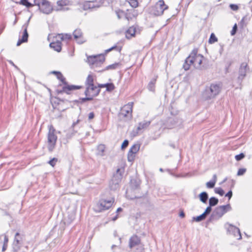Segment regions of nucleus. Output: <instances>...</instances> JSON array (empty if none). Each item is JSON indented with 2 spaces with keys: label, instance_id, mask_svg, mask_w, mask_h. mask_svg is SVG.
<instances>
[{
  "label": "nucleus",
  "instance_id": "obj_1",
  "mask_svg": "<svg viewBox=\"0 0 252 252\" xmlns=\"http://www.w3.org/2000/svg\"><path fill=\"white\" fill-rule=\"evenodd\" d=\"M221 89L220 83H212L206 88L203 94V96L206 99H210L218 95Z\"/></svg>",
  "mask_w": 252,
  "mask_h": 252
},
{
  "label": "nucleus",
  "instance_id": "obj_2",
  "mask_svg": "<svg viewBox=\"0 0 252 252\" xmlns=\"http://www.w3.org/2000/svg\"><path fill=\"white\" fill-rule=\"evenodd\" d=\"M124 169L118 168L116 173L113 175L109 182V187L111 190H116L119 188V183L121 181Z\"/></svg>",
  "mask_w": 252,
  "mask_h": 252
},
{
  "label": "nucleus",
  "instance_id": "obj_3",
  "mask_svg": "<svg viewBox=\"0 0 252 252\" xmlns=\"http://www.w3.org/2000/svg\"><path fill=\"white\" fill-rule=\"evenodd\" d=\"M55 129L52 126H50L49 128L48 133L47 143L48 149L50 152L53 151L56 145L57 136L55 134Z\"/></svg>",
  "mask_w": 252,
  "mask_h": 252
},
{
  "label": "nucleus",
  "instance_id": "obj_4",
  "mask_svg": "<svg viewBox=\"0 0 252 252\" xmlns=\"http://www.w3.org/2000/svg\"><path fill=\"white\" fill-rule=\"evenodd\" d=\"M168 6L166 5L163 0H158L154 6L151 7L150 12L151 14L155 16L161 15L165 10L167 9Z\"/></svg>",
  "mask_w": 252,
  "mask_h": 252
},
{
  "label": "nucleus",
  "instance_id": "obj_5",
  "mask_svg": "<svg viewBox=\"0 0 252 252\" xmlns=\"http://www.w3.org/2000/svg\"><path fill=\"white\" fill-rule=\"evenodd\" d=\"M191 60H192L193 66L196 69H200L202 68V63L203 60V56L200 54H197V51L194 49L189 55Z\"/></svg>",
  "mask_w": 252,
  "mask_h": 252
},
{
  "label": "nucleus",
  "instance_id": "obj_6",
  "mask_svg": "<svg viewBox=\"0 0 252 252\" xmlns=\"http://www.w3.org/2000/svg\"><path fill=\"white\" fill-rule=\"evenodd\" d=\"M114 201V199L113 198L109 200L101 199L94 206V210L97 212H100L108 210L111 207Z\"/></svg>",
  "mask_w": 252,
  "mask_h": 252
},
{
  "label": "nucleus",
  "instance_id": "obj_7",
  "mask_svg": "<svg viewBox=\"0 0 252 252\" xmlns=\"http://www.w3.org/2000/svg\"><path fill=\"white\" fill-rule=\"evenodd\" d=\"M133 103L131 102L124 105L121 109L120 116L129 120L132 118V112Z\"/></svg>",
  "mask_w": 252,
  "mask_h": 252
},
{
  "label": "nucleus",
  "instance_id": "obj_8",
  "mask_svg": "<svg viewBox=\"0 0 252 252\" xmlns=\"http://www.w3.org/2000/svg\"><path fill=\"white\" fill-rule=\"evenodd\" d=\"M151 124L150 121H144L139 123L138 126L132 130L130 135L132 137H135L143 132Z\"/></svg>",
  "mask_w": 252,
  "mask_h": 252
},
{
  "label": "nucleus",
  "instance_id": "obj_9",
  "mask_svg": "<svg viewBox=\"0 0 252 252\" xmlns=\"http://www.w3.org/2000/svg\"><path fill=\"white\" fill-rule=\"evenodd\" d=\"M57 77L59 80H60L65 85V86L63 88V91L66 94H69V91L77 90L80 88V87L78 86L67 85L65 81V78L60 72H59L58 74L57 75Z\"/></svg>",
  "mask_w": 252,
  "mask_h": 252
},
{
  "label": "nucleus",
  "instance_id": "obj_10",
  "mask_svg": "<svg viewBox=\"0 0 252 252\" xmlns=\"http://www.w3.org/2000/svg\"><path fill=\"white\" fill-rule=\"evenodd\" d=\"M230 204L217 207L213 212V215L218 218H221L227 211L230 210Z\"/></svg>",
  "mask_w": 252,
  "mask_h": 252
},
{
  "label": "nucleus",
  "instance_id": "obj_11",
  "mask_svg": "<svg viewBox=\"0 0 252 252\" xmlns=\"http://www.w3.org/2000/svg\"><path fill=\"white\" fill-rule=\"evenodd\" d=\"M70 5V1L69 0H59L57 2V5L54 6V10L59 11H67L69 10L66 6Z\"/></svg>",
  "mask_w": 252,
  "mask_h": 252
},
{
  "label": "nucleus",
  "instance_id": "obj_12",
  "mask_svg": "<svg viewBox=\"0 0 252 252\" xmlns=\"http://www.w3.org/2000/svg\"><path fill=\"white\" fill-rule=\"evenodd\" d=\"M250 71V68L248 66L247 63H242L241 64L239 69V76L238 77V80L242 82V80L246 76L247 73Z\"/></svg>",
  "mask_w": 252,
  "mask_h": 252
},
{
  "label": "nucleus",
  "instance_id": "obj_13",
  "mask_svg": "<svg viewBox=\"0 0 252 252\" xmlns=\"http://www.w3.org/2000/svg\"><path fill=\"white\" fill-rule=\"evenodd\" d=\"M100 92V89L94 85L87 86L85 91V94L87 96H92L93 97L97 95Z\"/></svg>",
  "mask_w": 252,
  "mask_h": 252
},
{
  "label": "nucleus",
  "instance_id": "obj_14",
  "mask_svg": "<svg viewBox=\"0 0 252 252\" xmlns=\"http://www.w3.org/2000/svg\"><path fill=\"white\" fill-rule=\"evenodd\" d=\"M225 226L229 234L234 235L235 237H239L238 239H240L241 238L240 231L238 227L229 223H226L225 225Z\"/></svg>",
  "mask_w": 252,
  "mask_h": 252
},
{
  "label": "nucleus",
  "instance_id": "obj_15",
  "mask_svg": "<svg viewBox=\"0 0 252 252\" xmlns=\"http://www.w3.org/2000/svg\"><path fill=\"white\" fill-rule=\"evenodd\" d=\"M126 197L130 199H136V203L137 204H148L149 201V198H148V197H147L146 196H143L139 197H137L135 196H131L129 194V191L128 190L126 191Z\"/></svg>",
  "mask_w": 252,
  "mask_h": 252
},
{
  "label": "nucleus",
  "instance_id": "obj_16",
  "mask_svg": "<svg viewBox=\"0 0 252 252\" xmlns=\"http://www.w3.org/2000/svg\"><path fill=\"white\" fill-rule=\"evenodd\" d=\"M39 9L43 13L49 14L54 10V6L52 7L49 2L46 0L45 2L39 8Z\"/></svg>",
  "mask_w": 252,
  "mask_h": 252
},
{
  "label": "nucleus",
  "instance_id": "obj_17",
  "mask_svg": "<svg viewBox=\"0 0 252 252\" xmlns=\"http://www.w3.org/2000/svg\"><path fill=\"white\" fill-rule=\"evenodd\" d=\"M73 37L79 44H82L86 41V39L83 36V33L80 29L75 30L73 33Z\"/></svg>",
  "mask_w": 252,
  "mask_h": 252
},
{
  "label": "nucleus",
  "instance_id": "obj_18",
  "mask_svg": "<svg viewBox=\"0 0 252 252\" xmlns=\"http://www.w3.org/2000/svg\"><path fill=\"white\" fill-rule=\"evenodd\" d=\"M140 239L137 235H133L130 237L129 240V247L132 249L140 244Z\"/></svg>",
  "mask_w": 252,
  "mask_h": 252
},
{
  "label": "nucleus",
  "instance_id": "obj_19",
  "mask_svg": "<svg viewBox=\"0 0 252 252\" xmlns=\"http://www.w3.org/2000/svg\"><path fill=\"white\" fill-rule=\"evenodd\" d=\"M23 27H25L22 37L19 39L17 43V46H20L22 43L26 42L28 41L29 34L27 32V26L24 25Z\"/></svg>",
  "mask_w": 252,
  "mask_h": 252
},
{
  "label": "nucleus",
  "instance_id": "obj_20",
  "mask_svg": "<svg viewBox=\"0 0 252 252\" xmlns=\"http://www.w3.org/2000/svg\"><path fill=\"white\" fill-rule=\"evenodd\" d=\"M96 7H98V5L94 3V0L85 1L82 4V8L85 10Z\"/></svg>",
  "mask_w": 252,
  "mask_h": 252
},
{
  "label": "nucleus",
  "instance_id": "obj_21",
  "mask_svg": "<svg viewBox=\"0 0 252 252\" xmlns=\"http://www.w3.org/2000/svg\"><path fill=\"white\" fill-rule=\"evenodd\" d=\"M137 11L135 10L132 9L131 10H127V11L125 13V17L126 19L128 21H129L133 18L137 16Z\"/></svg>",
  "mask_w": 252,
  "mask_h": 252
},
{
  "label": "nucleus",
  "instance_id": "obj_22",
  "mask_svg": "<svg viewBox=\"0 0 252 252\" xmlns=\"http://www.w3.org/2000/svg\"><path fill=\"white\" fill-rule=\"evenodd\" d=\"M49 46L58 52H60L62 50L61 42L60 41L51 42Z\"/></svg>",
  "mask_w": 252,
  "mask_h": 252
},
{
  "label": "nucleus",
  "instance_id": "obj_23",
  "mask_svg": "<svg viewBox=\"0 0 252 252\" xmlns=\"http://www.w3.org/2000/svg\"><path fill=\"white\" fill-rule=\"evenodd\" d=\"M95 57V67L99 66L105 61L103 55L94 56Z\"/></svg>",
  "mask_w": 252,
  "mask_h": 252
},
{
  "label": "nucleus",
  "instance_id": "obj_24",
  "mask_svg": "<svg viewBox=\"0 0 252 252\" xmlns=\"http://www.w3.org/2000/svg\"><path fill=\"white\" fill-rule=\"evenodd\" d=\"M191 58L190 57V56H189L188 58H187V59L185 61V62L183 65V68L185 70H189L190 68V66L191 65H193L192 60H191Z\"/></svg>",
  "mask_w": 252,
  "mask_h": 252
},
{
  "label": "nucleus",
  "instance_id": "obj_25",
  "mask_svg": "<svg viewBox=\"0 0 252 252\" xmlns=\"http://www.w3.org/2000/svg\"><path fill=\"white\" fill-rule=\"evenodd\" d=\"M136 32V28L134 26H132L126 31V38H130L135 35Z\"/></svg>",
  "mask_w": 252,
  "mask_h": 252
},
{
  "label": "nucleus",
  "instance_id": "obj_26",
  "mask_svg": "<svg viewBox=\"0 0 252 252\" xmlns=\"http://www.w3.org/2000/svg\"><path fill=\"white\" fill-rule=\"evenodd\" d=\"M217 175L214 174L213 176V180L206 183V185L207 188L212 189L215 187L217 182Z\"/></svg>",
  "mask_w": 252,
  "mask_h": 252
},
{
  "label": "nucleus",
  "instance_id": "obj_27",
  "mask_svg": "<svg viewBox=\"0 0 252 252\" xmlns=\"http://www.w3.org/2000/svg\"><path fill=\"white\" fill-rule=\"evenodd\" d=\"M76 123H73L72 124V127H70L68 130L66 131V137L67 139H70L76 133V131L74 130L73 127L76 125Z\"/></svg>",
  "mask_w": 252,
  "mask_h": 252
},
{
  "label": "nucleus",
  "instance_id": "obj_28",
  "mask_svg": "<svg viewBox=\"0 0 252 252\" xmlns=\"http://www.w3.org/2000/svg\"><path fill=\"white\" fill-rule=\"evenodd\" d=\"M199 197L200 200L202 203H206L207 200L208 199V194L206 192L203 191L200 193V194L199 195Z\"/></svg>",
  "mask_w": 252,
  "mask_h": 252
},
{
  "label": "nucleus",
  "instance_id": "obj_29",
  "mask_svg": "<svg viewBox=\"0 0 252 252\" xmlns=\"http://www.w3.org/2000/svg\"><path fill=\"white\" fill-rule=\"evenodd\" d=\"M121 64L120 63H115L109 65L105 67V68L103 70V71L106 70L116 69L119 68L121 66Z\"/></svg>",
  "mask_w": 252,
  "mask_h": 252
},
{
  "label": "nucleus",
  "instance_id": "obj_30",
  "mask_svg": "<svg viewBox=\"0 0 252 252\" xmlns=\"http://www.w3.org/2000/svg\"><path fill=\"white\" fill-rule=\"evenodd\" d=\"M140 145L139 144H134L129 149V152L131 153L135 154L139 150Z\"/></svg>",
  "mask_w": 252,
  "mask_h": 252
},
{
  "label": "nucleus",
  "instance_id": "obj_31",
  "mask_svg": "<svg viewBox=\"0 0 252 252\" xmlns=\"http://www.w3.org/2000/svg\"><path fill=\"white\" fill-rule=\"evenodd\" d=\"M87 62L91 66L92 68L95 67V57L94 56H91L87 58Z\"/></svg>",
  "mask_w": 252,
  "mask_h": 252
},
{
  "label": "nucleus",
  "instance_id": "obj_32",
  "mask_svg": "<svg viewBox=\"0 0 252 252\" xmlns=\"http://www.w3.org/2000/svg\"><path fill=\"white\" fill-rule=\"evenodd\" d=\"M219 200L215 197H212L209 199V204L211 207L214 206L218 204Z\"/></svg>",
  "mask_w": 252,
  "mask_h": 252
},
{
  "label": "nucleus",
  "instance_id": "obj_33",
  "mask_svg": "<svg viewBox=\"0 0 252 252\" xmlns=\"http://www.w3.org/2000/svg\"><path fill=\"white\" fill-rule=\"evenodd\" d=\"M206 216L204 215V214H202L199 216L196 217H193L192 220L193 221H196L197 222L201 221L205 219Z\"/></svg>",
  "mask_w": 252,
  "mask_h": 252
},
{
  "label": "nucleus",
  "instance_id": "obj_34",
  "mask_svg": "<svg viewBox=\"0 0 252 252\" xmlns=\"http://www.w3.org/2000/svg\"><path fill=\"white\" fill-rule=\"evenodd\" d=\"M59 38H61L62 40L65 39H70L71 38V35L70 34H59Z\"/></svg>",
  "mask_w": 252,
  "mask_h": 252
},
{
  "label": "nucleus",
  "instance_id": "obj_35",
  "mask_svg": "<svg viewBox=\"0 0 252 252\" xmlns=\"http://www.w3.org/2000/svg\"><path fill=\"white\" fill-rule=\"evenodd\" d=\"M8 242V239L6 235H5L4 237V241H3V242L2 243V252H4L6 250L7 247Z\"/></svg>",
  "mask_w": 252,
  "mask_h": 252
},
{
  "label": "nucleus",
  "instance_id": "obj_36",
  "mask_svg": "<svg viewBox=\"0 0 252 252\" xmlns=\"http://www.w3.org/2000/svg\"><path fill=\"white\" fill-rule=\"evenodd\" d=\"M21 247V243H13L12 248L13 252H18Z\"/></svg>",
  "mask_w": 252,
  "mask_h": 252
},
{
  "label": "nucleus",
  "instance_id": "obj_37",
  "mask_svg": "<svg viewBox=\"0 0 252 252\" xmlns=\"http://www.w3.org/2000/svg\"><path fill=\"white\" fill-rule=\"evenodd\" d=\"M86 84L87 86H91L94 85V79L92 75H88L87 80H86Z\"/></svg>",
  "mask_w": 252,
  "mask_h": 252
},
{
  "label": "nucleus",
  "instance_id": "obj_38",
  "mask_svg": "<svg viewBox=\"0 0 252 252\" xmlns=\"http://www.w3.org/2000/svg\"><path fill=\"white\" fill-rule=\"evenodd\" d=\"M21 241H22V237H21L20 234H19V233L17 232L15 234L14 240L13 242L17 243H21Z\"/></svg>",
  "mask_w": 252,
  "mask_h": 252
},
{
  "label": "nucleus",
  "instance_id": "obj_39",
  "mask_svg": "<svg viewBox=\"0 0 252 252\" xmlns=\"http://www.w3.org/2000/svg\"><path fill=\"white\" fill-rule=\"evenodd\" d=\"M113 50H115L117 51L118 52H120L122 50V47L115 45V46L111 47L110 48L106 50V52L108 53V52H110Z\"/></svg>",
  "mask_w": 252,
  "mask_h": 252
},
{
  "label": "nucleus",
  "instance_id": "obj_40",
  "mask_svg": "<svg viewBox=\"0 0 252 252\" xmlns=\"http://www.w3.org/2000/svg\"><path fill=\"white\" fill-rule=\"evenodd\" d=\"M20 3L26 6L27 7H30L33 5V4L29 2L28 0H21Z\"/></svg>",
  "mask_w": 252,
  "mask_h": 252
},
{
  "label": "nucleus",
  "instance_id": "obj_41",
  "mask_svg": "<svg viewBox=\"0 0 252 252\" xmlns=\"http://www.w3.org/2000/svg\"><path fill=\"white\" fill-rule=\"evenodd\" d=\"M129 4L133 8H135L138 6V2L137 0H127Z\"/></svg>",
  "mask_w": 252,
  "mask_h": 252
},
{
  "label": "nucleus",
  "instance_id": "obj_42",
  "mask_svg": "<svg viewBox=\"0 0 252 252\" xmlns=\"http://www.w3.org/2000/svg\"><path fill=\"white\" fill-rule=\"evenodd\" d=\"M217 40H218L217 38L216 37L215 35L212 33L210 35V38L209 40V42L211 44H212V43H215V42H217Z\"/></svg>",
  "mask_w": 252,
  "mask_h": 252
},
{
  "label": "nucleus",
  "instance_id": "obj_43",
  "mask_svg": "<svg viewBox=\"0 0 252 252\" xmlns=\"http://www.w3.org/2000/svg\"><path fill=\"white\" fill-rule=\"evenodd\" d=\"M214 190H215V193L220 194V196L223 195V194L224 193V191L220 188H216Z\"/></svg>",
  "mask_w": 252,
  "mask_h": 252
},
{
  "label": "nucleus",
  "instance_id": "obj_44",
  "mask_svg": "<svg viewBox=\"0 0 252 252\" xmlns=\"http://www.w3.org/2000/svg\"><path fill=\"white\" fill-rule=\"evenodd\" d=\"M46 0H34V5H37L38 8L43 4Z\"/></svg>",
  "mask_w": 252,
  "mask_h": 252
},
{
  "label": "nucleus",
  "instance_id": "obj_45",
  "mask_svg": "<svg viewBox=\"0 0 252 252\" xmlns=\"http://www.w3.org/2000/svg\"><path fill=\"white\" fill-rule=\"evenodd\" d=\"M135 158V154L131 153L130 152L128 153L127 154V159L128 161L132 162L134 160Z\"/></svg>",
  "mask_w": 252,
  "mask_h": 252
},
{
  "label": "nucleus",
  "instance_id": "obj_46",
  "mask_svg": "<svg viewBox=\"0 0 252 252\" xmlns=\"http://www.w3.org/2000/svg\"><path fill=\"white\" fill-rule=\"evenodd\" d=\"M106 88L107 91L111 92L114 89L115 86L112 83H107V86Z\"/></svg>",
  "mask_w": 252,
  "mask_h": 252
},
{
  "label": "nucleus",
  "instance_id": "obj_47",
  "mask_svg": "<svg viewBox=\"0 0 252 252\" xmlns=\"http://www.w3.org/2000/svg\"><path fill=\"white\" fill-rule=\"evenodd\" d=\"M58 159L56 158H53L52 159L48 161V163L51 165L52 167H54L55 165L56 164V163L57 162Z\"/></svg>",
  "mask_w": 252,
  "mask_h": 252
},
{
  "label": "nucleus",
  "instance_id": "obj_48",
  "mask_svg": "<svg viewBox=\"0 0 252 252\" xmlns=\"http://www.w3.org/2000/svg\"><path fill=\"white\" fill-rule=\"evenodd\" d=\"M245 157V155L243 153H241L239 155H236L235 158L236 160L239 161Z\"/></svg>",
  "mask_w": 252,
  "mask_h": 252
},
{
  "label": "nucleus",
  "instance_id": "obj_49",
  "mask_svg": "<svg viewBox=\"0 0 252 252\" xmlns=\"http://www.w3.org/2000/svg\"><path fill=\"white\" fill-rule=\"evenodd\" d=\"M116 14L118 19H121L125 16V13L122 11H116Z\"/></svg>",
  "mask_w": 252,
  "mask_h": 252
},
{
  "label": "nucleus",
  "instance_id": "obj_50",
  "mask_svg": "<svg viewBox=\"0 0 252 252\" xmlns=\"http://www.w3.org/2000/svg\"><path fill=\"white\" fill-rule=\"evenodd\" d=\"M155 88L154 83L152 81L150 82L148 85V89L151 91H154Z\"/></svg>",
  "mask_w": 252,
  "mask_h": 252
},
{
  "label": "nucleus",
  "instance_id": "obj_51",
  "mask_svg": "<svg viewBox=\"0 0 252 252\" xmlns=\"http://www.w3.org/2000/svg\"><path fill=\"white\" fill-rule=\"evenodd\" d=\"M212 211V208L210 206L207 207L205 211V212L203 213L204 214V215L206 217L207 215L209 214Z\"/></svg>",
  "mask_w": 252,
  "mask_h": 252
},
{
  "label": "nucleus",
  "instance_id": "obj_52",
  "mask_svg": "<svg viewBox=\"0 0 252 252\" xmlns=\"http://www.w3.org/2000/svg\"><path fill=\"white\" fill-rule=\"evenodd\" d=\"M237 24H235L233 28H232V31H231V35H234L236 34V32H237Z\"/></svg>",
  "mask_w": 252,
  "mask_h": 252
},
{
  "label": "nucleus",
  "instance_id": "obj_53",
  "mask_svg": "<svg viewBox=\"0 0 252 252\" xmlns=\"http://www.w3.org/2000/svg\"><path fill=\"white\" fill-rule=\"evenodd\" d=\"M128 143L129 142H128V141L127 140H124V141L123 142V143L122 144L121 148L122 149H125L126 147H127V146L128 145Z\"/></svg>",
  "mask_w": 252,
  "mask_h": 252
},
{
  "label": "nucleus",
  "instance_id": "obj_54",
  "mask_svg": "<svg viewBox=\"0 0 252 252\" xmlns=\"http://www.w3.org/2000/svg\"><path fill=\"white\" fill-rule=\"evenodd\" d=\"M246 172V169L245 168H240L239 169L237 172L238 176H241L243 175Z\"/></svg>",
  "mask_w": 252,
  "mask_h": 252
},
{
  "label": "nucleus",
  "instance_id": "obj_55",
  "mask_svg": "<svg viewBox=\"0 0 252 252\" xmlns=\"http://www.w3.org/2000/svg\"><path fill=\"white\" fill-rule=\"evenodd\" d=\"M229 6H230V8L233 11H236L239 8L238 6L237 5L234 4H230Z\"/></svg>",
  "mask_w": 252,
  "mask_h": 252
},
{
  "label": "nucleus",
  "instance_id": "obj_56",
  "mask_svg": "<svg viewBox=\"0 0 252 252\" xmlns=\"http://www.w3.org/2000/svg\"><path fill=\"white\" fill-rule=\"evenodd\" d=\"M104 0H94V3L98 5V7H99L103 2Z\"/></svg>",
  "mask_w": 252,
  "mask_h": 252
},
{
  "label": "nucleus",
  "instance_id": "obj_57",
  "mask_svg": "<svg viewBox=\"0 0 252 252\" xmlns=\"http://www.w3.org/2000/svg\"><path fill=\"white\" fill-rule=\"evenodd\" d=\"M93 97L92 96H87L86 97H85V98H81V101L82 102H84L86 101H88V100H91L93 99Z\"/></svg>",
  "mask_w": 252,
  "mask_h": 252
},
{
  "label": "nucleus",
  "instance_id": "obj_58",
  "mask_svg": "<svg viewBox=\"0 0 252 252\" xmlns=\"http://www.w3.org/2000/svg\"><path fill=\"white\" fill-rule=\"evenodd\" d=\"M232 196V192L231 190H229L226 194L225 196L228 197V199H230Z\"/></svg>",
  "mask_w": 252,
  "mask_h": 252
},
{
  "label": "nucleus",
  "instance_id": "obj_59",
  "mask_svg": "<svg viewBox=\"0 0 252 252\" xmlns=\"http://www.w3.org/2000/svg\"><path fill=\"white\" fill-rule=\"evenodd\" d=\"M98 149L99 150L101 153H103L104 151V147L103 145H100L98 147Z\"/></svg>",
  "mask_w": 252,
  "mask_h": 252
},
{
  "label": "nucleus",
  "instance_id": "obj_60",
  "mask_svg": "<svg viewBox=\"0 0 252 252\" xmlns=\"http://www.w3.org/2000/svg\"><path fill=\"white\" fill-rule=\"evenodd\" d=\"M94 115L93 112H91L89 114V119L91 120L94 118Z\"/></svg>",
  "mask_w": 252,
  "mask_h": 252
},
{
  "label": "nucleus",
  "instance_id": "obj_61",
  "mask_svg": "<svg viewBox=\"0 0 252 252\" xmlns=\"http://www.w3.org/2000/svg\"><path fill=\"white\" fill-rule=\"evenodd\" d=\"M106 86H107V83L106 84H99L98 85V88L99 89V88H106Z\"/></svg>",
  "mask_w": 252,
  "mask_h": 252
},
{
  "label": "nucleus",
  "instance_id": "obj_62",
  "mask_svg": "<svg viewBox=\"0 0 252 252\" xmlns=\"http://www.w3.org/2000/svg\"><path fill=\"white\" fill-rule=\"evenodd\" d=\"M179 216H180V217H181L182 218H184L185 216V213H184V212L182 211L180 212Z\"/></svg>",
  "mask_w": 252,
  "mask_h": 252
},
{
  "label": "nucleus",
  "instance_id": "obj_63",
  "mask_svg": "<svg viewBox=\"0 0 252 252\" xmlns=\"http://www.w3.org/2000/svg\"><path fill=\"white\" fill-rule=\"evenodd\" d=\"M122 211V209L121 208H118L117 210V212H120Z\"/></svg>",
  "mask_w": 252,
  "mask_h": 252
},
{
  "label": "nucleus",
  "instance_id": "obj_64",
  "mask_svg": "<svg viewBox=\"0 0 252 252\" xmlns=\"http://www.w3.org/2000/svg\"><path fill=\"white\" fill-rule=\"evenodd\" d=\"M59 72H58V71H54L52 73H53V74H55L57 75V74H58Z\"/></svg>",
  "mask_w": 252,
  "mask_h": 252
}]
</instances>
